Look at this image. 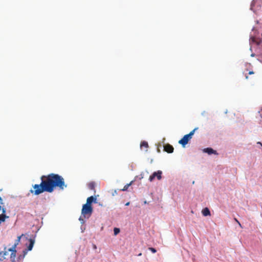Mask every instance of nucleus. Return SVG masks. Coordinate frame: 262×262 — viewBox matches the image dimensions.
Wrapping results in <instances>:
<instances>
[{"mask_svg":"<svg viewBox=\"0 0 262 262\" xmlns=\"http://www.w3.org/2000/svg\"><path fill=\"white\" fill-rule=\"evenodd\" d=\"M93 212V208L92 206H89L83 204L81 209V214L79 218L80 223L83 225L85 223V219H89L92 215Z\"/></svg>","mask_w":262,"mask_h":262,"instance_id":"nucleus-2","label":"nucleus"},{"mask_svg":"<svg viewBox=\"0 0 262 262\" xmlns=\"http://www.w3.org/2000/svg\"><path fill=\"white\" fill-rule=\"evenodd\" d=\"M120 231V230L119 228L115 227L114 228V234L115 235H117Z\"/></svg>","mask_w":262,"mask_h":262,"instance_id":"nucleus-16","label":"nucleus"},{"mask_svg":"<svg viewBox=\"0 0 262 262\" xmlns=\"http://www.w3.org/2000/svg\"><path fill=\"white\" fill-rule=\"evenodd\" d=\"M140 147L141 149H144L145 151H147L148 147V143L146 141H142L140 144Z\"/></svg>","mask_w":262,"mask_h":262,"instance_id":"nucleus-10","label":"nucleus"},{"mask_svg":"<svg viewBox=\"0 0 262 262\" xmlns=\"http://www.w3.org/2000/svg\"><path fill=\"white\" fill-rule=\"evenodd\" d=\"M5 259H6V257H4V256H2V252H0V261H2Z\"/></svg>","mask_w":262,"mask_h":262,"instance_id":"nucleus-19","label":"nucleus"},{"mask_svg":"<svg viewBox=\"0 0 262 262\" xmlns=\"http://www.w3.org/2000/svg\"><path fill=\"white\" fill-rule=\"evenodd\" d=\"M162 171L161 170H157L154 172L149 178V181L152 182L155 178H157L158 180H160L162 179Z\"/></svg>","mask_w":262,"mask_h":262,"instance_id":"nucleus-4","label":"nucleus"},{"mask_svg":"<svg viewBox=\"0 0 262 262\" xmlns=\"http://www.w3.org/2000/svg\"><path fill=\"white\" fill-rule=\"evenodd\" d=\"M204 152L208 153L209 155H211L212 154H215L216 151L214 150L211 148H206L204 149Z\"/></svg>","mask_w":262,"mask_h":262,"instance_id":"nucleus-12","label":"nucleus"},{"mask_svg":"<svg viewBox=\"0 0 262 262\" xmlns=\"http://www.w3.org/2000/svg\"><path fill=\"white\" fill-rule=\"evenodd\" d=\"M147 204V201H145L144 202V204Z\"/></svg>","mask_w":262,"mask_h":262,"instance_id":"nucleus-31","label":"nucleus"},{"mask_svg":"<svg viewBox=\"0 0 262 262\" xmlns=\"http://www.w3.org/2000/svg\"><path fill=\"white\" fill-rule=\"evenodd\" d=\"M6 212V208H2V214H0V224L2 222H5L6 219L9 217L8 216H7L5 213Z\"/></svg>","mask_w":262,"mask_h":262,"instance_id":"nucleus-6","label":"nucleus"},{"mask_svg":"<svg viewBox=\"0 0 262 262\" xmlns=\"http://www.w3.org/2000/svg\"><path fill=\"white\" fill-rule=\"evenodd\" d=\"M2 208H5L4 207H2L1 205H0V210H2Z\"/></svg>","mask_w":262,"mask_h":262,"instance_id":"nucleus-30","label":"nucleus"},{"mask_svg":"<svg viewBox=\"0 0 262 262\" xmlns=\"http://www.w3.org/2000/svg\"><path fill=\"white\" fill-rule=\"evenodd\" d=\"M18 245L14 243V244L12 246V247L10 248L9 249H12L13 250H16V248Z\"/></svg>","mask_w":262,"mask_h":262,"instance_id":"nucleus-21","label":"nucleus"},{"mask_svg":"<svg viewBox=\"0 0 262 262\" xmlns=\"http://www.w3.org/2000/svg\"><path fill=\"white\" fill-rule=\"evenodd\" d=\"M115 194H117V191L115 190L114 193H113V195H114Z\"/></svg>","mask_w":262,"mask_h":262,"instance_id":"nucleus-28","label":"nucleus"},{"mask_svg":"<svg viewBox=\"0 0 262 262\" xmlns=\"http://www.w3.org/2000/svg\"><path fill=\"white\" fill-rule=\"evenodd\" d=\"M164 150L168 153H172L174 148L172 145L167 144L164 146Z\"/></svg>","mask_w":262,"mask_h":262,"instance_id":"nucleus-8","label":"nucleus"},{"mask_svg":"<svg viewBox=\"0 0 262 262\" xmlns=\"http://www.w3.org/2000/svg\"><path fill=\"white\" fill-rule=\"evenodd\" d=\"M246 78L248 79V76H246Z\"/></svg>","mask_w":262,"mask_h":262,"instance_id":"nucleus-35","label":"nucleus"},{"mask_svg":"<svg viewBox=\"0 0 262 262\" xmlns=\"http://www.w3.org/2000/svg\"><path fill=\"white\" fill-rule=\"evenodd\" d=\"M198 129L196 127L191 131L188 134L185 135L184 137L179 141V143L181 144L184 147L188 142V141L192 138V136L194 135V132Z\"/></svg>","mask_w":262,"mask_h":262,"instance_id":"nucleus-3","label":"nucleus"},{"mask_svg":"<svg viewBox=\"0 0 262 262\" xmlns=\"http://www.w3.org/2000/svg\"><path fill=\"white\" fill-rule=\"evenodd\" d=\"M93 247H94V249H96V246L95 245H94Z\"/></svg>","mask_w":262,"mask_h":262,"instance_id":"nucleus-32","label":"nucleus"},{"mask_svg":"<svg viewBox=\"0 0 262 262\" xmlns=\"http://www.w3.org/2000/svg\"><path fill=\"white\" fill-rule=\"evenodd\" d=\"M149 250H150L152 253H155L157 252V250L153 247L148 248Z\"/></svg>","mask_w":262,"mask_h":262,"instance_id":"nucleus-18","label":"nucleus"},{"mask_svg":"<svg viewBox=\"0 0 262 262\" xmlns=\"http://www.w3.org/2000/svg\"><path fill=\"white\" fill-rule=\"evenodd\" d=\"M23 235V234L20 235V236H18L17 237V239L15 240V244H17V245H18L19 243L20 242V239H21V236Z\"/></svg>","mask_w":262,"mask_h":262,"instance_id":"nucleus-17","label":"nucleus"},{"mask_svg":"<svg viewBox=\"0 0 262 262\" xmlns=\"http://www.w3.org/2000/svg\"><path fill=\"white\" fill-rule=\"evenodd\" d=\"M2 191V189H0V191Z\"/></svg>","mask_w":262,"mask_h":262,"instance_id":"nucleus-36","label":"nucleus"},{"mask_svg":"<svg viewBox=\"0 0 262 262\" xmlns=\"http://www.w3.org/2000/svg\"><path fill=\"white\" fill-rule=\"evenodd\" d=\"M1 252H2V256H4V257H5V256L8 255L9 251H8L7 247L5 246L4 248V251H1Z\"/></svg>","mask_w":262,"mask_h":262,"instance_id":"nucleus-15","label":"nucleus"},{"mask_svg":"<svg viewBox=\"0 0 262 262\" xmlns=\"http://www.w3.org/2000/svg\"><path fill=\"white\" fill-rule=\"evenodd\" d=\"M35 237V235L34 236V237L33 238H31L29 239V244L27 246V248L26 249L29 251H31L33 249V246H34V244L35 243V239H34Z\"/></svg>","mask_w":262,"mask_h":262,"instance_id":"nucleus-7","label":"nucleus"},{"mask_svg":"<svg viewBox=\"0 0 262 262\" xmlns=\"http://www.w3.org/2000/svg\"><path fill=\"white\" fill-rule=\"evenodd\" d=\"M192 184H194V181H193L192 183Z\"/></svg>","mask_w":262,"mask_h":262,"instance_id":"nucleus-34","label":"nucleus"},{"mask_svg":"<svg viewBox=\"0 0 262 262\" xmlns=\"http://www.w3.org/2000/svg\"><path fill=\"white\" fill-rule=\"evenodd\" d=\"M99 206H102V205L101 204H100V203H99Z\"/></svg>","mask_w":262,"mask_h":262,"instance_id":"nucleus-33","label":"nucleus"},{"mask_svg":"<svg viewBox=\"0 0 262 262\" xmlns=\"http://www.w3.org/2000/svg\"><path fill=\"white\" fill-rule=\"evenodd\" d=\"M97 198L95 195H92L88 197L86 199V202L85 204L89 206H92L93 203H97Z\"/></svg>","mask_w":262,"mask_h":262,"instance_id":"nucleus-5","label":"nucleus"},{"mask_svg":"<svg viewBox=\"0 0 262 262\" xmlns=\"http://www.w3.org/2000/svg\"><path fill=\"white\" fill-rule=\"evenodd\" d=\"M80 229L81 230V232H83L84 231V230H85V226L81 225Z\"/></svg>","mask_w":262,"mask_h":262,"instance_id":"nucleus-23","label":"nucleus"},{"mask_svg":"<svg viewBox=\"0 0 262 262\" xmlns=\"http://www.w3.org/2000/svg\"><path fill=\"white\" fill-rule=\"evenodd\" d=\"M202 213L204 216H207L210 215V211L207 207L204 208L202 210Z\"/></svg>","mask_w":262,"mask_h":262,"instance_id":"nucleus-11","label":"nucleus"},{"mask_svg":"<svg viewBox=\"0 0 262 262\" xmlns=\"http://www.w3.org/2000/svg\"><path fill=\"white\" fill-rule=\"evenodd\" d=\"M29 251L27 250L26 249H24L23 251V254L22 255H24V256L27 254L28 252Z\"/></svg>","mask_w":262,"mask_h":262,"instance_id":"nucleus-22","label":"nucleus"},{"mask_svg":"<svg viewBox=\"0 0 262 262\" xmlns=\"http://www.w3.org/2000/svg\"><path fill=\"white\" fill-rule=\"evenodd\" d=\"M24 258V255H20L17 258V261L19 262V261L23 259Z\"/></svg>","mask_w":262,"mask_h":262,"instance_id":"nucleus-20","label":"nucleus"},{"mask_svg":"<svg viewBox=\"0 0 262 262\" xmlns=\"http://www.w3.org/2000/svg\"><path fill=\"white\" fill-rule=\"evenodd\" d=\"M4 204L3 199L0 196V204L3 205Z\"/></svg>","mask_w":262,"mask_h":262,"instance_id":"nucleus-25","label":"nucleus"},{"mask_svg":"<svg viewBox=\"0 0 262 262\" xmlns=\"http://www.w3.org/2000/svg\"><path fill=\"white\" fill-rule=\"evenodd\" d=\"M95 187V183L94 182H91L88 184V188L91 190H94Z\"/></svg>","mask_w":262,"mask_h":262,"instance_id":"nucleus-14","label":"nucleus"},{"mask_svg":"<svg viewBox=\"0 0 262 262\" xmlns=\"http://www.w3.org/2000/svg\"><path fill=\"white\" fill-rule=\"evenodd\" d=\"M133 182H134V181H132L129 183L126 184L124 186L123 188L121 189V190L123 191H127V189H128V187L132 184Z\"/></svg>","mask_w":262,"mask_h":262,"instance_id":"nucleus-13","label":"nucleus"},{"mask_svg":"<svg viewBox=\"0 0 262 262\" xmlns=\"http://www.w3.org/2000/svg\"><path fill=\"white\" fill-rule=\"evenodd\" d=\"M8 251L11 252L10 259L11 262H15V258L17 252L16 250H13L12 249H8Z\"/></svg>","mask_w":262,"mask_h":262,"instance_id":"nucleus-9","label":"nucleus"},{"mask_svg":"<svg viewBox=\"0 0 262 262\" xmlns=\"http://www.w3.org/2000/svg\"><path fill=\"white\" fill-rule=\"evenodd\" d=\"M254 74V72H253V71H250V72H249V74H250V75H251V74Z\"/></svg>","mask_w":262,"mask_h":262,"instance_id":"nucleus-27","label":"nucleus"},{"mask_svg":"<svg viewBox=\"0 0 262 262\" xmlns=\"http://www.w3.org/2000/svg\"><path fill=\"white\" fill-rule=\"evenodd\" d=\"M129 204H130V202H127V203L125 204V205L126 206H129Z\"/></svg>","mask_w":262,"mask_h":262,"instance_id":"nucleus-26","label":"nucleus"},{"mask_svg":"<svg viewBox=\"0 0 262 262\" xmlns=\"http://www.w3.org/2000/svg\"><path fill=\"white\" fill-rule=\"evenodd\" d=\"M257 144H259V145H260L261 146H262V144H261V142H257Z\"/></svg>","mask_w":262,"mask_h":262,"instance_id":"nucleus-29","label":"nucleus"},{"mask_svg":"<svg viewBox=\"0 0 262 262\" xmlns=\"http://www.w3.org/2000/svg\"><path fill=\"white\" fill-rule=\"evenodd\" d=\"M234 220L237 222V223H238V224L239 225V226L241 227H242L241 223L239 222V221L236 218H234Z\"/></svg>","mask_w":262,"mask_h":262,"instance_id":"nucleus-24","label":"nucleus"},{"mask_svg":"<svg viewBox=\"0 0 262 262\" xmlns=\"http://www.w3.org/2000/svg\"><path fill=\"white\" fill-rule=\"evenodd\" d=\"M40 179V183L33 185L32 187L34 189L30 190V192L35 195H38L45 192L52 193L56 187L61 190L67 187L64 179L58 174L52 173L47 176H42Z\"/></svg>","mask_w":262,"mask_h":262,"instance_id":"nucleus-1","label":"nucleus"}]
</instances>
